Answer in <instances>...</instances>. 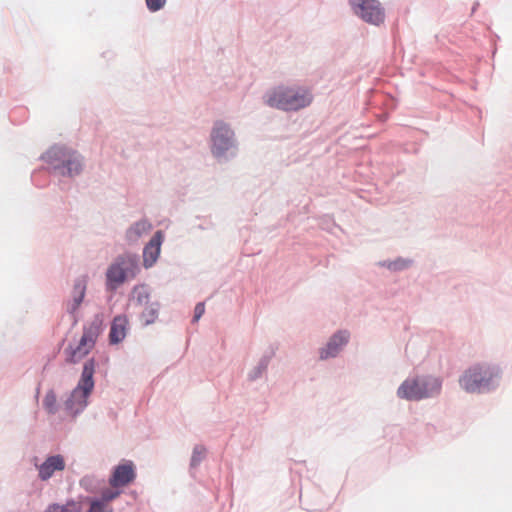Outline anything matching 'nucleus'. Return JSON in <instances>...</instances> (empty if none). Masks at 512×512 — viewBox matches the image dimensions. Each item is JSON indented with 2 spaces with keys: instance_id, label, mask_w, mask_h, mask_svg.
Here are the masks:
<instances>
[{
  "instance_id": "obj_1",
  "label": "nucleus",
  "mask_w": 512,
  "mask_h": 512,
  "mask_svg": "<svg viewBox=\"0 0 512 512\" xmlns=\"http://www.w3.org/2000/svg\"><path fill=\"white\" fill-rule=\"evenodd\" d=\"M40 158L47 164L48 172L56 177L76 178L85 167L84 157L65 145H53Z\"/></svg>"
},
{
  "instance_id": "obj_2",
  "label": "nucleus",
  "mask_w": 512,
  "mask_h": 512,
  "mask_svg": "<svg viewBox=\"0 0 512 512\" xmlns=\"http://www.w3.org/2000/svg\"><path fill=\"white\" fill-rule=\"evenodd\" d=\"M140 271L138 254L126 251L117 255L105 272L106 291H117L125 282L135 279Z\"/></svg>"
},
{
  "instance_id": "obj_3",
  "label": "nucleus",
  "mask_w": 512,
  "mask_h": 512,
  "mask_svg": "<svg viewBox=\"0 0 512 512\" xmlns=\"http://www.w3.org/2000/svg\"><path fill=\"white\" fill-rule=\"evenodd\" d=\"M312 99L309 91L284 85L274 87L263 95L265 105L285 112L303 109L311 104Z\"/></svg>"
},
{
  "instance_id": "obj_4",
  "label": "nucleus",
  "mask_w": 512,
  "mask_h": 512,
  "mask_svg": "<svg viewBox=\"0 0 512 512\" xmlns=\"http://www.w3.org/2000/svg\"><path fill=\"white\" fill-rule=\"evenodd\" d=\"M210 151L218 162H227L237 155L238 141L231 125L216 120L210 132Z\"/></svg>"
},
{
  "instance_id": "obj_5",
  "label": "nucleus",
  "mask_w": 512,
  "mask_h": 512,
  "mask_svg": "<svg viewBox=\"0 0 512 512\" xmlns=\"http://www.w3.org/2000/svg\"><path fill=\"white\" fill-rule=\"evenodd\" d=\"M498 369L487 364H476L461 376L460 386L468 393H488L497 387Z\"/></svg>"
},
{
  "instance_id": "obj_6",
  "label": "nucleus",
  "mask_w": 512,
  "mask_h": 512,
  "mask_svg": "<svg viewBox=\"0 0 512 512\" xmlns=\"http://www.w3.org/2000/svg\"><path fill=\"white\" fill-rule=\"evenodd\" d=\"M130 301L143 310L139 314V319L144 327L150 326L156 322L159 317L161 304L159 301H151V292L146 284L135 285L130 294Z\"/></svg>"
},
{
  "instance_id": "obj_7",
  "label": "nucleus",
  "mask_w": 512,
  "mask_h": 512,
  "mask_svg": "<svg viewBox=\"0 0 512 512\" xmlns=\"http://www.w3.org/2000/svg\"><path fill=\"white\" fill-rule=\"evenodd\" d=\"M349 5L353 14L367 24L380 26L385 22V9L379 0H349Z\"/></svg>"
},
{
  "instance_id": "obj_8",
  "label": "nucleus",
  "mask_w": 512,
  "mask_h": 512,
  "mask_svg": "<svg viewBox=\"0 0 512 512\" xmlns=\"http://www.w3.org/2000/svg\"><path fill=\"white\" fill-rule=\"evenodd\" d=\"M349 340L350 332L348 330H337L329 337L326 344L319 348V359L325 361L331 358H336L347 346Z\"/></svg>"
},
{
  "instance_id": "obj_9",
  "label": "nucleus",
  "mask_w": 512,
  "mask_h": 512,
  "mask_svg": "<svg viewBox=\"0 0 512 512\" xmlns=\"http://www.w3.org/2000/svg\"><path fill=\"white\" fill-rule=\"evenodd\" d=\"M164 241V232L157 230L143 248V266L151 268L158 260L161 252V245Z\"/></svg>"
},
{
  "instance_id": "obj_10",
  "label": "nucleus",
  "mask_w": 512,
  "mask_h": 512,
  "mask_svg": "<svg viewBox=\"0 0 512 512\" xmlns=\"http://www.w3.org/2000/svg\"><path fill=\"white\" fill-rule=\"evenodd\" d=\"M89 397L90 396L84 395V393L74 388L64 401L63 406L65 413L72 418H76L88 406Z\"/></svg>"
},
{
  "instance_id": "obj_11",
  "label": "nucleus",
  "mask_w": 512,
  "mask_h": 512,
  "mask_svg": "<svg viewBox=\"0 0 512 512\" xmlns=\"http://www.w3.org/2000/svg\"><path fill=\"white\" fill-rule=\"evenodd\" d=\"M88 275H80L74 280L73 288H72V300L67 303V313L70 315H75L77 310L79 309L81 303L83 302L87 284H88Z\"/></svg>"
},
{
  "instance_id": "obj_12",
  "label": "nucleus",
  "mask_w": 512,
  "mask_h": 512,
  "mask_svg": "<svg viewBox=\"0 0 512 512\" xmlns=\"http://www.w3.org/2000/svg\"><path fill=\"white\" fill-rule=\"evenodd\" d=\"M136 477L134 464L128 461L124 464L117 465L111 477L109 478V484L113 488L125 486L132 482Z\"/></svg>"
},
{
  "instance_id": "obj_13",
  "label": "nucleus",
  "mask_w": 512,
  "mask_h": 512,
  "mask_svg": "<svg viewBox=\"0 0 512 512\" xmlns=\"http://www.w3.org/2000/svg\"><path fill=\"white\" fill-rule=\"evenodd\" d=\"M95 367L96 361L94 358L88 359L83 365L82 373L75 389L81 391L84 395L90 396L94 389Z\"/></svg>"
},
{
  "instance_id": "obj_14",
  "label": "nucleus",
  "mask_w": 512,
  "mask_h": 512,
  "mask_svg": "<svg viewBox=\"0 0 512 512\" xmlns=\"http://www.w3.org/2000/svg\"><path fill=\"white\" fill-rule=\"evenodd\" d=\"M419 376L406 378L397 388L396 395L406 401H421Z\"/></svg>"
},
{
  "instance_id": "obj_15",
  "label": "nucleus",
  "mask_w": 512,
  "mask_h": 512,
  "mask_svg": "<svg viewBox=\"0 0 512 512\" xmlns=\"http://www.w3.org/2000/svg\"><path fill=\"white\" fill-rule=\"evenodd\" d=\"M65 469L64 457L60 454L51 455L38 467V477L42 481L49 480L56 471H63Z\"/></svg>"
},
{
  "instance_id": "obj_16",
  "label": "nucleus",
  "mask_w": 512,
  "mask_h": 512,
  "mask_svg": "<svg viewBox=\"0 0 512 512\" xmlns=\"http://www.w3.org/2000/svg\"><path fill=\"white\" fill-rule=\"evenodd\" d=\"M153 228L152 223L147 218H141L140 220L132 223L125 231V241L129 245L138 243L140 238L148 234Z\"/></svg>"
},
{
  "instance_id": "obj_17",
  "label": "nucleus",
  "mask_w": 512,
  "mask_h": 512,
  "mask_svg": "<svg viewBox=\"0 0 512 512\" xmlns=\"http://www.w3.org/2000/svg\"><path fill=\"white\" fill-rule=\"evenodd\" d=\"M128 325L129 320L125 314L116 315L113 318L109 331V343L111 345H117L125 339Z\"/></svg>"
},
{
  "instance_id": "obj_18",
  "label": "nucleus",
  "mask_w": 512,
  "mask_h": 512,
  "mask_svg": "<svg viewBox=\"0 0 512 512\" xmlns=\"http://www.w3.org/2000/svg\"><path fill=\"white\" fill-rule=\"evenodd\" d=\"M421 400L438 396L442 389V380L432 375L419 376Z\"/></svg>"
},
{
  "instance_id": "obj_19",
  "label": "nucleus",
  "mask_w": 512,
  "mask_h": 512,
  "mask_svg": "<svg viewBox=\"0 0 512 512\" xmlns=\"http://www.w3.org/2000/svg\"><path fill=\"white\" fill-rule=\"evenodd\" d=\"M274 354L275 352L272 350L270 352L264 353L261 356L257 365L248 373V381L254 382L263 376V374L267 371L268 366L274 357Z\"/></svg>"
},
{
  "instance_id": "obj_20",
  "label": "nucleus",
  "mask_w": 512,
  "mask_h": 512,
  "mask_svg": "<svg viewBox=\"0 0 512 512\" xmlns=\"http://www.w3.org/2000/svg\"><path fill=\"white\" fill-rule=\"evenodd\" d=\"M103 325V318L101 314H95L92 321L88 326H84L83 332L91 337L90 348L95 345L96 339L99 336Z\"/></svg>"
},
{
  "instance_id": "obj_21",
  "label": "nucleus",
  "mask_w": 512,
  "mask_h": 512,
  "mask_svg": "<svg viewBox=\"0 0 512 512\" xmlns=\"http://www.w3.org/2000/svg\"><path fill=\"white\" fill-rule=\"evenodd\" d=\"M104 483V479L95 475H85L79 481L80 487L88 493H96Z\"/></svg>"
},
{
  "instance_id": "obj_22",
  "label": "nucleus",
  "mask_w": 512,
  "mask_h": 512,
  "mask_svg": "<svg viewBox=\"0 0 512 512\" xmlns=\"http://www.w3.org/2000/svg\"><path fill=\"white\" fill-rule=\"evenodd\" d=\"M42 406L49 415H55L58 413L60 405L57 402V395L54 389L51 388L46 392L42 400Z\"/></svg>"
},
{
  "instance_id": "obj_23",
  "label": "nucleus",
  "mask_w": 512,
  "mask_h": 512,
  "mask_svg": "<svg viewBox=\"0 0 512 512\" xmlns=\"http://www.w3.org/2000/svg\"><path fill=\"white\" fill-rule=\"evenodd\" d=\"M90 345L88 348H82L80 346L73 347L70 345L66 351L69 352V356L67 358V361L70 363H77L79 362L83 357H85L91 350Z\"/></svg>"
},
{
  "instance_id": "obj_24",
  "label": "nucleus",
  "mask_w": 512,
  "mask_h": 512,
  "mask_svg": "<svg viewBox=\"0 0 512 512\" xmlns=\"http://www.w3.org/2000/svg\"><path fill=\"white\" fill-rule=\"evenodd\" d=\"M206 448L203 445L197 444L194 446L191 459H190V468L195 469L197 468L201 462L204 460L206 456Z\"/></svg>"
},
{
  "instance_id": "obj_25",
  "label": "nucleus",
  "mask_w": 512,
  "mask_h": 512,
  "mask_svg": "<svg viewBox=\"0 0 512 512\" xmlns=\"http://www.w3.org/2000/svg\"><path fill=\"white\" fill-rule=\"evenodd\" d=\"M119 494H120V491H118V490L106 488V489L102 490L100 496L91 497V499L97 503H100L103 506H110L109 503L112 500H114L116 497H118Z\"/></svg>"
},
{
  "instance_id": "obj_26",
  "label": "nucleus",
  "mask_w": 512,
  "mask_h": 512,
  "mask_svg": "<svg viewBox=\"0 0 512 512\" xmlns=\"http://www.w3.org/2000/svg\"><path fill=\"white\" fill-rule=\"evenodd\" d=\"M414 265L412 258L397 257L393 259L392 272L398 273L410 269Z\"/></svg>"
},
{
  "instance_id": "obj_27",
  "label": "nucleus",
  "mask_w": 512,
  "mask_h": 512,
  "mask_svg": "<svg viewBox=\"0 0 512 512\" xmlns=\"http://www.w3.org/2000/svg\"><path fill=\"white\" fill-rule=\"evenodd\" d=\"M83 501L89 505L86 512H114L111 506H103L100 503L95 502L90 496L80 497Z\"/></svg>"
},
{
  "instance_id": "obj_28",
  "label": "nucleus",
  "mask_w": 512,
  "mask_h": 512,
  "mask_svg": "<svg viewBox=\"0 0 512 512\" xmlns=\"http://www.w3.org/2000/svg\"><path fill=\"white\" fill-rule=\"evenodd\" d=\"M59 512H83V502L68 499L65 504H59Z\"/></svg>"
},
{
  "instance_id": "obj_29",
  "label": "nucleus",
  "mask_w": 512,
  "mask_h": 512,
  "mask_svg": "<svg viewBox=\"0 0 512 512\" xmlns=\"http://www.w3.org/2000/svg\"><path fill=\"white\" fill-rule=\"evenodd\" d=\"M147 9L150 12H157L161 10L165 4L166 0H145Z\"/></svg>"
},
{
  "instance_id": "obj_30",
  "label": "nucleus",
  "mask_w": 512,
  "mask_h": 512,
  "mask_svg": "<svg viewBox=\"0 0 512 512\" xmlns=\"http://www.w3.org/2000/svg\"><path fill=\"white\" fill-rule=\"evenodd\" d=\"M205 312V304L203 302H199L196 304L194 308V315L192 318V323H196L202 317Z\"/></svg>"
},
{
  "instance_id": "obj_31",
  "label": "nucleus",
  "mask_w": 512,
  "mask_h": 512,
  "mask_svg": "<svg viewBox=\"0 0 512 512\" xmlns=\"http://www.w3.org/2000/svg\"><path fill=\"white\" fill-rule=\"evenodd\" d=\"M89 345H91V337H89L87 334L83 332V335L81 336L77 346H80L82 348H88Z\"/></svg>"
},
{
  "instance_id": "obj_32",
  "label": "nucleus",
  "mask_w": 512,
  "mask_h": 512,
  "mask_svg": "<svg viewBox=\"0 0 512 512\" xmlns=\"http://www.w3.org/2000/svg\"><path fill=\"white\" fill-rule=\"evenodd\" d=\"M376 265H377L378 267H381V268H386V269H388L390 272H392L393 260H390V259L381 260V261H378V262L376 263Z\"/></svg>"
},
{
  "instance_id": "obj_33",
  "label": "nucleus",
  "mask_w": 512,
  "mask_h": 512,
  "mask_svg": "<svg viewBox=\"0 0 512 512\" xmlns=\"http://www.w3.org/2000/svg\"><path fill=\"white\" fill-rule=\"evenodd\" d=\"M43 512H59V503H51Z\"/></svg>"
}]
</instances>
